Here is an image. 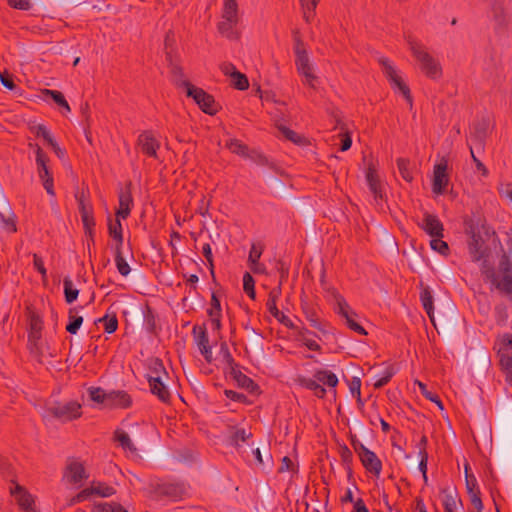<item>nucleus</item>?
I'll return each instance as SVG.
<instances>
[{
  "instance_id": "nucleus-18",
  "label": "nucleus",
  "mask_w": 512,
  "mask_h": 512,
  "mask_svg": "<svg viewBox=\"0 0 512 512\" xmlns=\"http://www.w3.org/2000/svg\"><path fill=\"white\" fill-rule=\"evenodd\" d=\"M422 228L430 237H443V224L435 215L425 213Z\"/></svg>"
},
{
  "instance_id": "nucleus-64",
  "label": "nucleus",
  "mask_w": 512,
  "mask_h": 512,
  "mask_svg": "<svg viewBox=\"0 0 512 512\" xmlns=\"http://www.w3.org/2000/svg\"><path fill=\"white\" fill-rule=\"evenodd\" d=\"M33 265L35 269L42 275L43 278L46 277V269L44 267V263L41 257L37 254L33 255Z\"/></svg>"
},
{
  "instance_id": "nucleus-15",
  "label": "nucleus",
  "mask_w": 512,
  "mask_h": 512,
  "mask_svg": "<svg viewBox=\"0 0 512 512\" xmlns=\"http://www.w3.org/2000/svg\"><path fill=\"white\" fill-rule=\"evenodd\" d=\"M119 207L116 211V217L126 219L131 211L133 199L131 195V183L122 188L118 194Z\"/></svg>"
},
{
  "instance_id": "nucleus-5",
  "label": "nucleus",
  "mask_w": 512,
  "mask_h": 512,
  "mask_svg": "<svg viewBox=\"0 0 512 512\" xmlns=\"http://www.w3.org/2000/svg\"><path fill=\"white\" fill-rule=\"evenodd\" d=\"M155 375L149 376V385L151 392L156 395L161 401L166 402L170 398V392L163 382V376H167L164 371L163 364L156 360L154 362Z\"/></svg>"
},
{
  "instance_id": "nucleus-37",
  "label": "nucleus",
  "mask_w": 512,
  "mask_h": 512,
  "mask_svg": "<svg viewBox=\"0 0 512 512\" xmlns=\"http://www.w3.org/2000/svg\"><path fill=\"white\" fill-rule=\"evenodd\" d=\"M114 252H115V263H116L119 273L122 276H127L130 273L131 269H130L129 264L126 262V260L123 257L122 248L115 247Z\"/></svg>"
},
{
  "instance_id": "nucleus-52",
  "label": "nucleus",
  "mask_w": 512,
  "mask_h": 512,
  "mask_svg": "<svg viewBox=\"0 0 512 512\" xmlns=\"http://www.w3.org/2000/svg\"><path fill=\"white\" fill-rule=\"evenodd\" d=\"M308 334H309L308 331L300 332L299 337H298L299 341H301L309 350H312V351L320 350L319 344L315 340L309 338Z\"/></svg>"
},
{
  "instance_id": "nucleus-11",
  "label": "nucleus",
  "mask_w": 512,
  "mask_h": 512,
  "mask_svg": "<svg viewBox=\"0 0 512 512\" xmlns=\"http://www.w3.org/2000/svg\"><path fill=\"white\" fill-rule=\"evenodd\" d=\"M448 185L447 162L442 161L434 166L432 191L437 195H442L446 193Z\"/></svg>"
},
{
  "instance_id": "nucleus-12",
  "label": "nucleus",
  "mask_w": 512,
  "mask_h": 512,
  "mask_svg": "<svg viewBox=\"0 0 512 512\" xmlns=\"http://www.w3.org/2000/svg\"><path fill=\"white\" fill-rule=\"evenodd\" d=\"M385 75L390 80L394 90L401 93L409 104L410 109L413 107V97L409 87L406 85L400 75L396 73L392 66H386Z\"/></svg>"
},
{
  "instance_id": "nucleus-7",
  "label": "nucleus",
  "mask_w": 512,
  "mask_h": 512,
  "mask_svg": "<svg viewBox=\"0 0 512 512\" xmlns=\"http://www.w3.org/2000/svg\"><path fill=\"white\" fill-rule=\"evenodd\" d=\"M30 146L35 148L37 171L39 178L41 179L42 184L44 186V189L49 195L54 196L55 192L53 187V178L47 166L48 157L40 148V146L33 144H30Z\"/></svg>"
},
{
  "instance_id": "nucleus-47",
  "label": "nucleus",
  "mask_w": 512,
  "mask_h": 512,
  "mask_svg": "<svg viewBox=\"0 0 512 512\" xmlns=\"http://www.w3.org/2000/svg\"><path fill=\"white\" fill-rule=\"evenodd\" d=\"M418 388H420L421 393L426 397V399L435 403L441 410L443 409L442 402L435 391L428 390L427 386L420 381H418Z\"/></svg>"
},
{
  "instance_id": "nucleus-17",
  "label": "nucleus",
  "mask_w": 512,
  "mask_h": 512,
  "mask_svg": "<svg viewBox=\"0 0 512 512\" xmlns=\"http://www.w3.org/2000/svg\"><path fill=\"white\" fill-rule=\"evenodd\" d=\"M491 130V121L489 117L478 119L471 128L473 139L479 144H483Z\"/></svg>"
},
{
  "instance_id": "nucleus-53",
  "label": "nucleus",
  "mask_w": 512,
  "mask_h": 512,
  "mask_svg": "<svg viewBox=\"0 0 512 512\" xmlns=\"http://www.w3.org/2000/svg\"><path fill=\"white\" fill-rule=\"evenodd\" d=\"M305 385L308 389L312 390L314 392V394L319 397V398H322L324 397L325 393H326V390L325 388L321 385L320 382L317 381V379L315 378V380H307L305 382Z\"/></svg>"
},
{
  "instance_id": "nucleus-10",
  "label": "nucleus",
  "mask_w": 512,
  "mask_h": 512,
  "mask_svg": "<svg viewBox=\"0 0 512 512\" xmlns=\"http://www.w3.org/2000/svg\"><path fill=\"white\" fill-rule=\"evenodd\" d=\"M501 347L499 349L500 364L505 373L506 380L512 385V334H506L502 337Z\"/></svg>"
},
{
  "instance_id": "nucleus-50",
  "label": "nucleus",
  "mask_w": 512,
  "mask_h": 512,
  "mask_svg": "<svg viewBox=\"0 0 512 512\" xmlns=\"http://www.w3.org/2000/svg\"><path fill=\"white\" fill-rule=\"evenodd\" d=\"M274 125L277 129L281 126H284L286 122H288V115L280 108H276L273 112L270 113Z\"/></svg>"
},
{
  "instance_id": "nucleus-38",
  "label": "nucleus",
  "mask_w": 512,
  "mask_h": 512,
  "mask_svg": "<svg viewBox=\"0 0 512 512\" xmlns=\"http://www.w3.org/2000/svg\"><path fill=\"white\" fill-rule=\"evenodd\" d=\"M280 294H281L280 286H278L277 288H274L269 293V297H268L266 306H267V309H268V311L270 312V314L272 316H279L280 315V311H279V309L277 308V305H276V301L279 298Z\"/></svg>"
},
{
  "instance_id": "nucleus-31",
  "label": "nucleus",
  "mask_w": 512,
  "mask_h": 512,
  "mask_svg": "<svg viewBox=\"0 0 512 512\" xmlns=\"http://www.w3.org/2000/svg\"><path fill=\"white\" fill-rule=\"evenodd\" d=\"M115 440L119 442V444L124 450L129 451L133 454L136 453L137 449L133 444L132 440L130 439L129 435L125 431L120 429L116 430Z\"/></svg>"
},
{
  "instance_id": "nucleus-46",
  "label": "nucleus",
  "mask_w": 512,
  "mask_h": 512,
  "mask_svg": "<svg viewBox=\"0 0 512 512\" xmlns=\"http://www.w3.org/2000/svg\"><path fill=\"white\" fill-rule=\"evenodd\" d=\"M99 322L103 323L105 332L109 334L115 332L118 327V319L116 317V314H107L104 317L100 318Z\"/></svg>"
},
{
  "instance_id": "nucleus-56",
  "label": "nucleus",
  "mask_w": 512,
  "mask_h": 512,
  "mask_svg": "<svg viewBox=\"0 0 512 512\" xmlns=\"http://www.w3.org/2000/svg\"><path fill=\"white\" fill-rule=\"evenodd\" d=\"M251 436V433H248L245 429H236L232 436V442L235 445H239L242 442H245L249 437Z\"/></svg>"
},
{
  "instance_id": "nucleus-34",
  "label": "nucleus",
  "mask_w": 512,
  "mask_h": 512,
  "mask_svg": "<svg viewBox=\"0 0 512 512\" xmlns=\"http://www.w3.org/2000/svg\"><path fill=\"white\" fill-rule=\"evenodd\" d=\"M83 323V317L77 314L75 308L69 310V323L66 326L67 332L76 334Z\"/></svg>"
},
{
  "instance_id": "nucleus-36",
  "label": "nucleus",
  "mask_w": 512,
  "mask_h": 512,
  "mask_svg": "<svg viewBox=\"0 0 512 512\" xmlns=\"http://www.w3.org/2000/svg\"><path fill=\"white\" fill-rule=\"evenodd\" d=\"M294 52L296 64H308L309 57L305 45L298 37H295Z\"/></svg>"
},
{
  "instance_id": "nucleus-16",
  "label": "nucleus",
  "mask_w": 512,
  "mask_h": 512,
  "mask_svg": "<svg viewBox=\"0 0 512 512\" xmlns=\"http://www.w3.org/2000/svg\"><path fill=\"white\" fill-rule=\"evenodd\" d=\"M193 332L195 335L196 344H197L201 354L203 355V357L205 358V360L208 363H211L212 362V350L209 345V339H208L206 330L202 327H199V328L194 327Z\"/></svg>"
},
{
  "instance_id": "nucleus-33",
  "label": "nucleus",
  "mask_w": 512,
  "mask_h": 512,
  "mask_svg": "<svg viewBox=\"0 0 512 512\" xmlns=\"http://www.w3.org/2000/svg\"><path fill=\"white\" fill-rule=\"evenodd\" d=\"M225 68H226L225 73L231 74V81L235 88H237L239 90H246L249 87L248 79L244 74H242L238 71L230 72V69L228 66H225Z\"/></svg>"
},
{
  "instance_id": "nucleus-30",
  "label": "nucleus",
  "mask_w": 512,
  "mask_h": 512,
  "mask_svg": "<svg viewBox=\"0 0 512 512\" xmlns=\"http://www.w3.org/2000/svg\"><path fill=\"white\" fill-rule=\"evenodd\" d=\"M92 512H128V510L117 502H99L93 505Z\"/></svg>"
},
{
  "instance_id": "nucleus-49",
  "label": "nucleus",
  "mask_w": 512,
  "mask_h": 512,
  "mask_svg": "<svg viewBox=\"0 0 512 512\" xmlns=\"http://www.w3.org/2000/svg\"><path fill=\"white\" fill-rule=\"evenodd\" d=\"M88 391L91 400L97 403H103L107 406L108 393H106L103 389L99 387H91Z\"/></svg>"
},
{
  "instance_id": "nucleus-21",
  "label": "nucleus",
  "mask_w": 512,
  "mask_h": 512,
  "mask_svg": "<svg viewBox=\"0 0 512 512\" xmlns=\"http://www.w3.org/2000/svg\"><path fill=\"white\" fill-rule=\"evenodd\" d=\"M420 301L431 323L435 326L434 296L428 286L422 287V291L420 293Z\"/></svg>"
},
{
  "instance_id": "nucleus-27",
  "label": "nucleus",
  "mask_w": 512,
  "mask_h": 512,
  "mask_svg": "<svg viewBox=\"0 0 512 512\" xmlns=\"http://www.w3.org/2000/svg\"><path fill=\"white\" fill-rule=\"evenodd\" d=\"M222 18L227 19L230 22L231 20L239 22L237 0H224Z\"/></svg>"
},
{
  "instance_id": "nucleus-22",
  "label": "nucleus",
  "mask_w": 512,
  "mask_h": 512,
  "mask_svg": "<svg viewBox=\"0 0 512 512\" xmlns=\"http://www.w3.org/2000/svg\"><path fill=\"white\" fill-rule=\"evenodd\" d=\"M89 498L92 496L98 497H110L115 494V489L100 481H93L89 487H87Z\"/></svg>"
},
{
  "instance_id": "nucleus-40",
  "label": "nucleus",
  "mask_w": 512,
  "mask_h": 512,
  "mask_svg": "<svg viewBox=\"0 0 512 512\" xmlns=\"http://www.w3.org/2000/svg\"><path fill=\"white\" fill-rule=\"evenodd\" d=\"M335 129H339V137L341 139V151H346L351 147L352 139L349 135L347 129L345 128L344 124L340 120L336 121Z\"/></svg>"
},
{
  "instance_id": "nucleus-57",
  "label": "nucleus",
  "mask_w": 512,
  "mask_h": 512,
  "mask_svg": "<svg viewBox=\"0 0 512 512\" xmlns=\"http://www.w3.org/2000/svg\"><path fill=\"white\" fill-rule=\"evenodd\" d=\"M8 5L14 9L28 11L32 8L30 0H8Z\"/></svg>"
},
{
  "instance_id": "nucleus-2",
  "label": "nucleus",
  "mask_w": 512,
  "mask_h": 512,
  "mask_svg": "<svg viewBox=\"0 0 512 512\" xmlns=\"http://www.w3.org/2000/svg\"><path fill=\"white\" fill-rule=\"evenodd\" d=\"M481 271L485 280L490 282L497 290L508 295L512 294V269L507 260L501 261L497 272L489 267L484 260Z\"/></svg>"
},
{
  "instance_id": "nucleus-3",
  "label": "nucleus",
  "mask_w": 512,
  "mask_h": 512,
  "mask_svg": "<svg viewBox=\"0 0 512 512\" xmlns=\"http://www.w3.org/2000/svg\"><path fill=\"white\" fill-rule=\"evenodd\" d=\"M321 283L323 288L333 297L335 301V311L345 319L346 325L356 333L366 335V330L355 320L357 317L356 312L349 306L346 300L334 288L326 287L324 280H321Z\"/></svg>"
},
{
  "instance_id": "nucleus-24",
  "label": "nucleus",
  "mask_w": 512,
  "mask_h": 512,
  "mask_svg": "<svg viewBox=\"0 0 512 512\" xmlns=\"http://www.w3.org/2000/svg\"><path fill=\"white\" fill-rule=\"evenodd\" d=\"M238 24V21L231 20L228 21L227 19H223L218 23V31L219 33L226 37L229 40H238L239 39V32L236 29V26Z\"/></svg>"
},
{
  "instance_id": "nucleus-61",
  "label": "nucleus",
  "mask_w": 512,
  "mask_h": 512,
  "mask_svg": "<svg viewBox=\"0 0 512 512\" xmlns=\"http://www.w3.org/2000/svg\"><path fill=\"white\" fill-rule=\"evenodd\" d=\"M498 192L502 198H504L512 203V184L511 183L501 184L498 187Z\"/></svg>"
},
{
  "instance_id": "nucleus-19",
  "label": "nucleus",
  "mask_w": 512,
  "mask_h": 512,
  "mask_svg": "<svg viewBox=\"0 0 512 512\" xmlns=\"http://www.w3.org/2000/svg\"><path fill=\"white\" fill-rule=\"evenodd\" d=\"M10 492L23 511L34 507V500L32 496L22 486L16 484L14 488H10Z\"/></svg>"
},
{
  "instance_id": "nucleus-62",
  "label": "nucleus",
  "mask_w": 512,
  "mask_h": 512,
  "mask_svg": "<svg viewBox=\"0 0 512 512\" xmlns=\"http://www.w3.org/2000/svg\"><path fill=\"white\" fill-rule=\"evenodd\" d=\"M423 72L426 76L436 79L441 75V66H423Z\"/></svg>"
},
{
  "instance_id": "nucleus-23",
  "label": "nucleus",
  "mask_w": 512,
  "mask_h": 512,
  "mask_svg": "<svg viewBox=\"0 0 512 512\" xmlns=\"http://www.w3.org/2000/svg\"><path fill=\"white\" fill-rule=\"evenodd\" d=\"M131 404L130 396L123 391H112L108 393V407L126 408Z\"/></svg>"
},
{
  "instance_id": "nucleus-51",
  "label": "nucleus",
  "mask_w": 512,
  "mask_h": 512,
  "mask_svg": "<svg viewBox=\"0 0 512 512\" xmlns=\"http://www.w3.org/2000/svg\"><path fill=\"white\" fill-rule=\"evenodd\" d=\"M243 289L251 299H255L254 279L248 272L243 276Z\"/></svg>"
},
{
  "instance_id": "nucleus-25",
  "label": "nucleus",
  "mask_w": 512,
  "mask_h": 512,
  "mask_svg": "<svg viewBox=\"0 0 512 512\" xmlns=\"http://www.w3.org/2000/svg\"><path fill=\"white\" fill-rule=\"evenodd\" d=\"M43 322L41 318L36 314L30 315V331H29V342L36 346L37 341L41 338V331Z\"/></svg>"
},
{
  "instance_id": "nucleus-32",
  "label": "nucleus",
  "mask_w": 512,
  "mask_h": 512,
  "mask_svg": "<svg viewBox=\"0 0 512 512\" xmlns=\"http://www.w3.org/2000/svg\"><path fill=\"white\" fill-rule=\"evenodd\" d=\"M298 73L304 78V83L312 88L317 86L318 78L314 73L313 66H298Z\"/></svg>"
},
{
  "instance_id": "nucleus-59",
  "label": "nucleus",
  "mask_w": 512,
  "mask_h": 512,
  "mask_svg": "<svg viewBox=\"0 0 512 512\" xmlns=\"http://www.w3.org/2000/svg\"><path fill=\"white\" fill-rule=\"evenodd\" d=\"M392 375H393V371L390 368L386 369L383 376H381L375 380V382L373 383L374 387L379 389V388L385 386L390 381Z\"/></svg>"
},
{
  "instance_id": "nucleus-28",
  "label": "nucleus",
  "mask_w": 512,
  "mask_h": 512,
  "mask_svg": "<svg viewBox=\"0 0 512 512\" xmlns=\"http://www.w3.org/2000/svg\"><path fill=\"white\" fill-rule=\"evenodd\" d=\"M121 218H116L114 222H109L108 231L109 235L115 240V247L122 248L123 245V235H122V225L120 222Z\"/></svg>"
},
{
  "instance_id": "nucleus-13",
  "label": "nucleus",
  "mask_w": 512,
  "mask_h": 512,
  "mask_svg": "<svg viewBox=\"0 0 512 512\" xmlns=\"http://www.w3.org/2000/svg\"><path fill=\"white\" fill-rule=\"evenodd\" d=\"M359 454L363 466L372 474L378 476L382 469V464L376 454L367 449L362 444L359 448H355Z\"/></svg>"
},
{
  "instance_id": "nucleus-6",
  "label": "nucleus",
  "mask_w": 512,
  "mask_h": 512,
  "mask_svg": "<svg viewBox=\"0 0 512 512\" xmlns=\"http://www.w3.org/2000/svg\"><path fill=\"white\" fill-rule=\"evenodd\" d=\"M48 411L62 422L72 421L82 415L81 405L76 401L56 403L50 406Z\"/></svg>"
},
{
  "instance_id": "nucleus-4",
  "label": "nucleus",
  "mask_w": 512,
  "mask_h": 512,
  "mask_svg": "<svg viewBox=\"0 0 512 512\" xmlns=\"http://www.w3.org/2000/svg\"><path fill=\"white\" fill-rule=\"evenodd\" d=\"M484 227L481 229L478 227H471L470 239L468 241L469 254L473 261L484 260L487 253L488 247L483 236Z\"/></svg>"
},
{
  "instance_id": "nucleus-14",
  "label": "nucleus",
  "mask_w": 512,
  "mask_h": 512,
  "mask_svg": "<svg viewBox=\"0 0 512 512\" xmlns=\"http://www.w3.org/2000/svg\"><path fill=\"white\" fill-rule=\"evenodd\" d=\"M138 146L144 154L156 158L160 143L151 131H144L138 137Z\"/></svg>"
},
{
  "instance_id": "nucleus-43",
  "label": "nucleus",
  "mask_w": 512,
  "mask_h": 512,
  "mask_svg": "<svg viewBox=\"0 0 512 512\" xmlns=\"http://www.w3.org/2000/svg\"><path fill=\"white\" fill-rule=\"evenodd\" d=\"M43 94L45 96H50L57 105L64 108L66 112H70V106L61 92L45 89Z\"/></svg>"
},
{
  "instance_id": "nucleus-54",
  "label": "nucleus",
  "mask_w": 512,
  "mask_h": 512,
  "mask_svg": "<svg viewBox=\"0 0 512 512\" xmlns=\"http://www.w3.org/2000/svg\"><path fill=\"white\" fill-rule=\"evenodd\" d=\"M263 247L258 244H252L249 256H248V265L259 262V259L262 255Z\"/></svg>"
},
{
  "instance_id": "nucleus-45",
  "label": "nucleus",
  "mask_w": 512,
  "mask_h": 512,
  "mask_svg": "<svg viewBox=\"0 0 512 512\" xmlns=\"http://www.w3.org/2000/svg\"><path fill=\"white\" fill-rule=\"evenodd\" d=\"M430 247L443 256L449 254L448 244L442 240L443 237H431Z\"/></svg>"
},
{
  "instance_id": "nucleus-63",
  "label": "nucleus",
  "mask_w": 512,
  "mask_h": 512,
  "mask_svg": "<svg viewBox=\"0 0 512 512\" xmlns=\"http://www.w3.org/2000/svg\"><path fill=\"white\" fill-rule=\"evenodd\" d=\"M470 153H471V158L473 160V162L475 163V166H476V169L478 171L481 172V174L484 176V177H487L488 176V169L486 168V166L475 156L474 154V151L472 149V147H470Z\"/></svg>"
},
{
  "instance_id": "nucleus-48",
  "label": "nucleus",
  "mask_w": 512,
  "mask_h": 512,
  "mask_svg": "<svg viewBox=\"0 0 512 512\" xmlns=\"http://www.w3.org/2000/svg\"><path fill=\"white\" fill-rule=\"evenodd\" d=\"M226 147L235 154H238L240 156H247L248 148L246 145H244L241 141L236 139H231L227 141Z\"/></svg>"
},
{
  "instance_id": "nucleus-44",
  "label": "nucleus",
  "mask_w": 512,
  "mask_h": 512,
  "mask_svg": "<svg viewBox=\"0 0 512 512\" xmlns=\"http://www.w3.org/2000/svg\"><path fill=\"white\" fill-rule=\"evenodd\" d=\"M460 502L456 493L446 492L443 500L445 512H455Z\"/></svg>"
},
{
  "instance_id": "nucleus-39",
  "label": "nucleus",
  "mask_w": 512,
  "mask_h": 512,
  "mask_svg": "<svg viewBox=\"0 0 512 512\" xmlns=\"http://www.w3.org/2000/svg\"><path fill=\"white\" fill-rule=\"evenodd\" d=\"M315 378L321 385H327L328 387H335L338 383L337 376L330 371H318L315 374Z\"/></svg>"
},
{
  "instance_id": "nucleus-42",
  "label": "nucleus",
  "mask_w": 512,
  "mask_h": 512,
  "mask_svg": "<svg viewBox=\"0 0 512 512\" xmlns=\"http://www.w3.org/2000/svg\"><path fill=\"white\" fill-rule=\"evenodd\" d=\"M320 0H300L303 8V16L306 22H310L315 16V9Z\"/></svg>"
},
{
  "instance_id": "nucleus-41",
  "label": "nucleus",
  "mask_w": 512,
  "mask_h": 512,
  "mask_svg": "<svg viewBox=\"0 0 512 512\" xmlns=\"http://www.w3.org/2000/svg\"><path fill=\"white\" fill-rule=\"evenodd\" d=\"M63 285L65 300L67 303L71 304L77 299L79 290L74 287L73 282L70 278H65L63 280Z\"/></svg>"
},
{
  "instance_id": "nucleus-1",
  "label": "nucleus",
  "mask_w": 512,
  "mask_h": 512,
  "mask_svg": "<svg viewBox=\"0 0 512 512\" xmlns=\"http://www.w3.org/2000/svg\"><path fill=\"white\" fill-rule=\"evenodd\" d=\"M171 81L176 88L183 90L187 97L192 98L204 113L215 115L218 112L219 105L214 97L193 85L190 77L180 66H174L171 70Z\"/></svg>"
},
{
  "instance_id": "nucleus-35",
  "label": "nucleus",
  "mask_w": 512,
  "mask_h": 512,
  "mask_svg": "<svg viewBox=\"0 0 512 512\" xmlns=\"http://www.w3.org/2000/svg\"><path fill=\"white\" fill-rule=\"evenodd\" d=\"M278 131L281 133V135L286 138L287 140L291 141L292 143H295L297 145H304L306 144V138L295 131L288 128L286 125L281 126Z\"/></svg>"
},
{
  "instance_id": "nucleus-29",
  "label": "nucleus",
  "mask_w": 512,
  "mask_h": 512,
  "mask_svg": "<svg viewBox=\"0 0 512 512\" xmlns=\"http://www.w3.org/2000/svg\"><path fill=\"white\" fill-rule=\"evenodd\" d=\"M397 167L401 177L408 183H412L414 174L413 167L409 160L404 158L397 159Z\"/></svg>"
},
{
  "instance_id": "nucleus-20",
  "label": "nucleus",
  "mask_w": 512,
  "mask_h": 512,
  "mask_svg": "<svg viewBox=\"0 0 512 512\" xmlns=\"http://www.w3.org/2000/svg\"><path fill=\"white\" fill-rule=\"evenodd\" d=\"M366 180L371 193L374 195L375 201L378 203L379 200H382L383 194L377 172L372 166H369L366 172Z\"/></svg>"
},
{
  "instance_id": "nucleus-8",
  "label": "nucleus",
  "mask_w": 512,
  "mask_h": 512,
  "mask_svg": "<svg viewBox=\"0 0 512 512\" xmlns=\"http://www.w3.org/2000/svg\"><path fill=\"white\" fill-rule=\"evenodd\" d=\"M88 478L85 467L78 459H68L64 471L63 479L68 484L74 485L75 488H80L83 481Z\"/></svg>"
},
{
  "instance_id": "nucleus-58",
  "label": "nucleus",
  "mask_w": 512,
  "mask_h": 512,
  "mask_svg": "<svg viewBox=\"0 0 512 512\" xmlns=\"http://www.w3.org/2000/svg\"><path fill=\"white\" fill-rule=\"evenodd\" d=\"M0 80L3 86L9 90H14L16 85L13 81V76L7 72V70L0 71Z\"/></svg>"
},
{
  "instance_id": "nucleus-60",
  "label": "nucleus",
  "mask_w": 512,
  "mask_h": 512,
  "mask_svg": "<svg viewBox=\"0 0 512 512\" xmlns=\"http://www.w3.org/2000/svg\"><path fill=\"white\" fill-rule=\"evenodd\" d=\"M421 459L418 463V469L423 475L424 482L427 483V460L428 456L426 452H423L422 449L420 450Z\"/></svg>"
},
{
  "instance_id": "nucleus-26",
  "label": "nucleus",
  "mask_w": 512,
  "mask_h": 512,
  "mask_svg": "<svg viewBox=\"0 0 512 512\" xmlns=\"http://www.w3.org/2000/svg\"><path fill=\"white\" fill-rule=\"evenodd\" d=\"M79 209L85 231L92 236L93 227L95 226L92 210L90 207L86 206L83 201H80Z\"/></svg>"
},
{
  "instance_id": "nucleus-55",
  "label": "nucleus",
  "mask_w": 512,
  "mask_h": 512,
  "mask_svg": "<svg viewBox=\"0 0 512 512\" xmlns=\"http://www.w3.org/2000/svg\"><path fill=\"white\" fill-rule=\"evenodd\" d=\"M220 354L222 356V362L230 369H233L234 360L232 355L229 352L226 343H222L220 347Z\"/></svg>"
},
{
  "instance_id": "nucleus-9",
  "label": "nucleus",
  "mask_w": 512,
  "mask_h": 512,
  "mask_svg": "<svg viewBox=\"0 0 512 512\" xmlns=\"http://www.w3.org/2000/svg\"><path fill=\"white\" fill-rule=\"evenodd\" d=\"M189 494V489L184 483H163L157 486L155 498L166 497L172 501L182 500Z\"/></svg>"
}]
</instances>
